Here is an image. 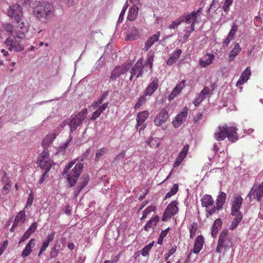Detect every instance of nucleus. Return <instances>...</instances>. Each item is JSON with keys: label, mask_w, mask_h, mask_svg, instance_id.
<instances>
[{"label": "nucleus", "mask_w": 263, "mask_h": 263, "mask_svg": "<svg viewBox=\"0 0 263 263\" xmlns=\"http://www.w3.org/2000/svg\"><path fill=\"white\" fill-rule=\"evenodd\" d=\"M37 3L34 7L33 13L40 21L46 22L53 15L54 7L50 3L46 1H35Z\"/></svg>", "instance_id": "1"}, {"label": "nucleus", "mask_w": 263, "mask_h": 263, "mask_svg": "<svg viewBox=\"0 0 263 263\" xmlns=\"http://www.w3.org/2000/svg\"><path fill=\"white\" fill-rule=\"evenodd\" d=\"M242 201L243 199L240 196L235 197L233 201H232L231 215L234 216V218L230 227L231 230L233 231L236 229L242 219V214L240 211Z\"/></svg>", "instance_id": "2"}, {"label": "nucleus", "mask_w": 263, "mask_h": 263, "mask_svg": "<svg viewBox=\"0 0 263 263\" xmlns=\"http://www.w3.org/2000/svg\"><path fill=\"white\" fill-rule=\"evenodd\" d=\"M18 31L16 35H9L5 41V44L10 51L20 52L24 50V45L21 40L25 37L24 31Z\"/></svg>", "instance_id": "3"}, {"label": "nucleus", "mask_w": 263, "mask_h": 263, "mask_svg": "<svg viewBox=\"0 0 263 263\" xmlns=\"http://www.w3.org/2000/svg\"><path fill=\"white\" fill-rule=\"evenodd\" d=\"M74 163L75 162H71L69 163L63 171V175L66 174L67 175V180L71 187L74 186L76 184L84 167L83 163H79L70 171V169L73 166Z\"/></svg>", "instance_id": "4"}, {"label": "nucleus", "mask_w": 263, "mask_h": 263, "mask_svg": "<svg viewBox=\"0 0 263 263\" xmlns=\"http://www.w3.org/2000/svg\"><path fill=\"white\" fill-rule=\"evenodd\" d=\"M7 14L11 19L13 20L22 30H27V26L22 21L23 16L22 8L17 4L10 6L7 11Z\"/></svg>", "instance_id": "5"}, {"label": "nucleus", "mask_w": 263, "mask_h": 263, "mask_svg": "<svg viewBox=\"0 0 263 263\" xmlns=\"http://www.w3.org/2000/svg\"><path fill=\"white\" fill-rule=\"evenodd\" d=\"M232 236L229 234L227 230H224L220 233L217 246L216 249L217 253H221L222 249L224 250V253L229 251L233 247Z\"/></svg>", "instance_id": "6"}, {"label": "nucleus", "mask_w": 263, "mask_h": 263, "mask_svg": "<svg viewBox=\"0 0 263 263\" xmlns=\"http://www.w3.org/2000/svg\"><path fill=\"white\" fill-rule=\"evenodd\" d=\"M87 115V110L86 108H84L74 116H71L70 119H67L66 120L65 122L69 125L70 128V130L71 132H73L78 126L81 125L86 118Z\"/></svg>", "instance_id": "7"}, {"label": "nucleus", "mask_w": 263, "mask_h": 263, "mask_svg": "<svg viewBox=\"0 0 263 263\" xmlns=\"http://www.w3.org/2000/svg\"><path fill=\"white\" fill-rule=\"evenodd\" d=\"M202 8L200 7L196 11H193L191 13L188 12L184 13L180 17L181 23L185 22L187 24H191V31H193L195 29V23L197 21V18L199 16Z\"/></svg>", "instance_id": "8"}, {"label": "nucleus", "mask_w": 263, "mask_h": 263, "mask_svg": "<svg viewBox=\"0 0 263 263\" xmlns=\"http://www.w3.org/2000/svg\"><path fill=\"white\" fill-rule=\"evenodd\" d=\"M177 204L178 202L177 201H173L168 204L162 217V221H165L173 216L177 214L179 211Z\"/></svg>", "instance_id": "9"}, {"label": "nucleus", "mask_w": 263, "mask_h": 263, "mask_svg": "<svg viewBox=\"0 0 263 263\" xmlns=\"http://www.w3.org/2000/svg\"><path fill=\"white\" fill-rule=\"evenodd\" d=\"M144 67L141 60L138 61L130 70L131 76L129 80L131 81L134 76L136 74L137 78L142 77V74L144 72Z\"/></svg>", "instance_id": "10"}, {"label": "nucleus", "mask_w": 263, "mask_h": 263, "mask_svg": "<svg viewBox=\"0 0 263 263\" xmlns=\"http://www.w3.org/2000/svg\"><path fill=\"white\" fill-rule=\"evenodd\" d=\"M149 112L147 110H144L139 112L137 115L136 120H137V128L141 126L139 128V131L143 130L146 127V125L143 124L144 122L146 120L148 117L149 116Z\"/></svg>", "instance_id": "11"}, {"label": "nucleus", "mask_w": 263, "mask_h": 263, "mask_svg": "<svg viewBox=\"0 0 263 263\" xmlns=\"http://www.w3.org/2000/svg\"><path fill=\"white\" fill-rule=\"evenodd\" d=\"M130 65H122L121 66L116 67L111 72L110 79L112 80H116L117 78L119 77L121 75L126 73L130 68Z\"/></svg>", "instance_id": "12"}, {"label": "nucleus", "mask_w": 263, "mask_h": 263, "mask_svg": "<svg viewBox=\"0 0 263 263\" xmlns=\"http://www.w3.org/2000/svg\"><path fill=\"white\" fill-rule=\"evenodd\" d=\"M168 118V114L165 108H162L155 117L154 122L156 126H160L165 123Z\"/></svg>", "instance_id": "13"}, {"label": "nucleus", "mask_w": 263, "mask_h": 263, "mask_svg": "<svg viewBox=\"0 0 263 263\" xmlns=\"http://www.w3.org/2000/svg\"><path fill=\"white\" fill-rule=\"evenodd\" d=\"M187 107L185 106L183 110L176 117L175 120L172 122L174 127L178 128L185 121L187 115Z\"/></svg>", "instance_id": "14"}, {"label": "nucleus", "mask_w": 263, "mask_h": 263, "mask_svg": "<svg viewBox=\"0 0 263 263\" xmlns=\"http://www.w3.org/2000/svg\"><path fill=\"white\" fill-rule=\"evenodd\" d=\"M159 80L157 78L152 79V81L146 87L144 92L145 96H152L159 87Z\"/></svg>", "instance_id": "15"}, {"label": "nucleus", "mask_w": 263, "mask_h": 263, "mask_svg": "<svg viewBox=\"0 0 263 263\" xmlns=\"http://www.w3.org/2000/svg\"><path fill=\"white\" fill-rule=\"evenodd\" d=\"M227 125L219 126L214 134V138L218 141L223 140L227 137Z\"/></svg>", "instance_id": "16"}, {"label": "nucleus", "mask_w": 263, "mask_h": 263, "mask_svg": "<svg viewBox=\"0 0 263 263\" xmlns=\"http://www.w3.org/2000/svg\"><path fill=\"white\" fill-rule=\"evenodd\" d=\"M251 74V68L250 67H248L241 74L239 79L236 83V86L238 87L245 84L249 80Z\"/></svg>", "instance_id": "17"}, {"label": "nucleus", "mask_w": 263, "mask_h": 263, "mask_svg": "<svg viewBox=\"0 0 263 263\" xmlns=\"http://www.w3.org/2000/svg\"><path fill=\"white\" fill-rule=\"evenodd\" d=\"M227 137L229 141L235 142L238 139V135L237 133V128L236 127L227 126Z\"/></svg>", "instance_id": "18"}, {"label": "nucleus", "mask_w": 263, "mask_h": 263, "mask_svg": "<svg viewBox=\"0 0 263 263\" xmlns=\"http://www.w3.org/2000/svg\"><path fill=\"white\" fill-rule=\"evenodd\" d=\"M160 31H157L155 34L149 36L145 43L144 50L147 51L148 49L158 41L160 36Z\"/></svg>", "instance_id": "19"}, {"label": "nucleus", "mask_w": 263, "mask_h": 263, "mask_svg": "<svg viewBox=\"0 0 263 263\" xmlns=\"http://www.w3.org/2000/svg\"><path fill=\"white\" fill-rule=\"evenodd\" d=\"M26 220V215L24 211H20L18 214L15 216L13 221L12 228H15L18 226H21L24 223Z\"/></svg>", "instance_id": "20"}, {"label": "nucleus", "mask_w": 263, "mask_h": 263, "mask_svg": "<svg viewBox=\"0 0 263 263\" xmlns=\"http://www.w3.org/2000/svg\"><path fill=\"white\" fill-rule=\"evenodd\" d=\"M159 219V216L158 215L151 219L144 227V230L147 232L153 231L158 223Z\"/></svg>", "instance_id": "21"}, {"label": "nucleus", "mask_w": 263, "mask_h": 263, "mask_svg": "<svg viewBox=\"0 0 263 263\" xmlns=\"http://www.w3.org/2000/svg\"><path fill=\"white\" fill-rule=\"evenodd\" d=\"M204 242V238L202 235H200L197 236L195 239L194 248L193 249V252L195 254H198L199 252L202 250Z\"/></svg>", "instance_id": "22"}, {"label": "nucleus", "mask_w": 263, "mask_h": 263, "mask_svg": "<svg viewBox=\"0 0 263 263\" xmlns=\"http://www.w3.org/2000/svg\"><path fill=\"white\" fill-rule=\"evenodd\" d=\"M38 166L41 169L44 170V173L43 174V177H44L47 173L50 170L52 165V161L51 160H39Z\"/></svg>", "instance_id": "23"}, {"label": "nucleus", "mask_w": 263, "mask_h": 263, "mask_svg": "<svg viewBox=\"0 0 263 263\" xmlns=\"http://www.w3.org/2000/svg\"><path fill=\"white\" fill-rule=\"evenodd\" d=\"M35 239L34 238H32L30 239L29 242L26 245L21 255V256L23 258L27 257L31 253L32 251V248L35 246Z\"/></svg>", "instance_id": "24"}, {"label": "nucleus", "mask_w": 263, "mask_h": 263, "mask_svg": "<svg viewBox=\"0 0 263 263\" xmlns=\"http://www.w3.org/2000/svg\"><path fill=\"white\" fill-rule=\"evenodd\" d=\"M186 81L183 80L180 82L173 89L172 92L169 96V100H172L174 97L178 95L185 86Z\"/></svg>", "instance_id": "25"}, {"label": "nucleus", "mask_w": 263, "mask_h": 263, "mask_svg": "<svg viewBox=\"0 0 263 263\" xmlns=\"http://www.w3.org/2000/svg\"><path fill=\"white\" fill-rule=\"evenodd\" d=\"M208 57V58H205V60L200 59L199 61V65L201 67L205 68L212 64L215 57L213 54H210L209 53L206 54L205 57Z\"/></svg>", "instance_id": "26"}, {"label": "nucleus", "mask_w": 263, "mask_h": 263, "mask_svg": "<svg viewBox=\"0 0 263 263\" xmlns=\"http://www.w3.org/2000/svg\"><path fill=\"white\" fill-rule=\"evenodd\" d=\"M181 53L182 51L179 49L174 51L171 54L170 58L166 61V64L170 66L175 63L177 60L180 57Z\"/></svg>", "instance_id": "27"}, {"label": "nucleus", "mask_w": 263, "mask_h": 263, "mask_svg": "<svg viewBox=\"0 0 263 263\" xmlns=\"http://www.w3.org/2000/svg\"><path fill=\"white\" fill-rule=\"evenodd\" d=\"M139 8L136 5H133L131 8H130L128 15L127 19L130 21H134L137 16L138 14Z\"/></svg>", "instance_id": "28"}, {"label": "nucleus", "mask_w": 263, "mask_h": 263, "mask_svg": "<svg viewBox=\"0 0 263 263\" xmlns=\"http://www.w3.org/2000/svg\"><path fill=\"white\" fill-rule=\"evenodd\" d=\"M201 204L202 206L209 209L214 203V200L212 196L210 195L205 194L201 199Z\"/></svg>", "instance_id": "29"}, {"label": "nucleus", "mask_w": 263, "mask_h": 263, "mask_svg": "<svg viewBox=\"0 0 263 263\" xmlns=\"http://www.w3.org/2000/svg\"><path fill=\"white\" fill-rule=\"evenodd\" d=\"M227 195L225 193L221 192L216 199L217 211L221 209L226 202Z\"/></svg>", "instance_id": "30"}, {"label": "nucleus", "mask_w": 263, "mask_h": 263, "mask_svg": "<svg viewBox=\"0 0 263 263\" xmlns=\"http://www.w3.org/2000/svg\"><path fill=\"white\" fill-rule=\"evenodd\" d=\"M241 48L238 43L234 44V48L231 50L229 54V60L230 61L234 60L235 58L238 54L241 51Z\"/></svg>", "instance_id": "31"}, {"label": "nucleus", "mask_w": 263, "mask_h": 263, "mask_svg": "<svg viewBox=\"0 0 263 263\" xmlns=\"http://www.w3.org/2000/svg\"><path fill=\"white\" fill-rule=\"evenodd\" d=\"M221 223L222 222L220 219H217L214 222L211 232L212 235L213 237L216 236L218 231L221 227Z\"/></svg>", "instance_id": "32"}, {"label": "nucleus", "mask_w": 263, "mask_h": 263, "mask_svg": "<svg viewBox=\"0 0 263 263\" xmlns=\"http://www.w3.org/2000/svg\"><path fill=\"white\" fill-rule=\"evenodd\" d=\"M2 27L5 31L10 34V35H14L16 34V33H18L15 30L14 26L8 23H3Z\"/></svg>", "instance_id": "33"}, {"label": "nucleus", "mask_w": 263, "mask_h": 263, "mask_svg": "<svg viewBox=\"0 0 263 263\" xmlns=\"http://www.w3.org/2000/svg\"><path fill=\"white\" fill-rule=\"evenodd\" d=\"M147 144L151 148H158L160 145V140L156 137H151L147 140Z\"/></svg>", "instance_id": "34"}, {"label": "nucleus", "mask_w": 263, "mask_h": 263, "mask_svg": "<svg viewBox=\"0 0 263 263\" xmlns=\"http://www.w3.org/2000/svg\"><path fill=\"white\" fill-rule=\"evenodd\" d=\"M198 228V224L196 222H193L190 227V237L193 239L196 235V231Z\"/></svg>", "instance_id": "35"}, {"label": "nucleus", "mask_w": 263, "mask_h": 263, "mask_svg": "<svg viewBox=\"0 0 263 263\" xmlns=\"http://www.w3.org/2000/svg\"><path fill=\"white\" fill-rule=\"evenodd\" d=\"M107 152V148L106 147H103L98 149L96 154L95 161H98Z\"/></svg>", "instance_id": "36"}, {"label": "nucleus", "mask_w": 263, "mask_h": 263, "mask_svg": "<svg viewBox=\"0 0 263 263\" xmlns=\"http://www.w3.org/2000/svg\"><path fill=\"white\" fill-rule=\"evenodd\" d=\"M154 243V241L149 243L148 245L144 247L141 250V254L143 256H146L148 255L149 251L153 247Z\"/></svg>", "instance_id": "37"}, {"label": "nucleus", "mask_w": 263, "mask_h": 263, "mask_svg": "<svg viewBox=\"0 0 263 263\" xmlns=\"http://www.w3.org/2000/svg\"><path fill=\"white\" fill-rule=\"evenodd\" d=\"M145 96L144 94L143 95L141 96L138 99L137 103L135 104V109H139L141 106H142L146 101Z\"/></svg>", "instance_id": "38"}, {"label": "nucleus", "mask_w": 263, "mask_h": 263, "mask_svg": "<svg viewBox=\"0 0 263 263\" xmlns=\"http://www.w3.org/2000/svg\"><path fill=\"white\" fill-rule=\"evenodd\" d=\"M60 246H59V248H58V246L55 245L51 250L50 253V258L51 259L55 258L60 253Z\"/></svg>", "instance_id": "39"}, {"label": "nucleus", "mask_w": 263, "mask_h": 263, "mask_svg": "<svg viewBox=\"0 0 263 263\" xmlns=\"http://www.w3.org/2000/svg\"><path fill=\"white\" fill-rule=\"evenodd\" d=\"M189 149V146L188 144L185 145L182 148V151L180 152L179 154L178 157L180 158L182 160H183V159L186 157L188 151Z\"/></svg>", "instance_id": "40"}, {"label": "nucleus", "mask_w": 263, "mask_h": 263, "mask_svg": "<svg viewBox=\"0 0 263 263\" xmlns=\"http://www.w3.org/2000/svg\"><path fill=\"white\" fill-rule=\"evenodd\" d=\"M89 178L88 174H84L80 179L79 185L84 188L88 184Z\"/></svg>", "instance_id": "41"}, {"label": "nucleus", "mask_w": 263, "mask_h": 263, "mask_svg": "<svg viewBox=\"0 0 263 263\" xmlns=\"http://www.w3.org/2000/svg\"><path fill=\"white\" fill-rule=\"evenodd\" d=\"M238 28V25L236 24V22L233 23L232 28L229 33L228 35L234 38L236 32H237Z\"/></svg>", "instance_id": "42"}, {"label": "nucleus", "mask_w": 263, "mask_h": 263, "mask_svg": "<svg viewBox=\"0 0 263 263\" xmlns=\"http://www.w3.org/2000/svg\"><path fill=\"white\" fill-rule=\"evenodd\" d=\"M34 200V195L32 190L30 191V193L29 194L26 205L25 208L30 207L33 203Z\"/></svg>", "instance_id": "43"}, {"label": "nucleus", "mask_w": 263, "mask_h": 263, "mask_svg": "<svg viewBox=\"0 0 263 263\" xmlns=\"http://www.w3.org/2000/svg\"><path fill=\"white\" fill-rule=\"evenodd\" d=\"M234 0H225L224 3L222 6V9L224 12L227 13L230 10V7L232 5Z\"/></svg>", "instance_id": "44"}, {"label": "nucleus", "mask_w": 263, "mask_h": 263, "mask_svg": "<svg viewBox=\"0 0 263 263\" xmlns=\"http://www.w3.org/2000/svg\"><path fill=\"white\" fill-rule=\"evenodd\" d=\"M181 23V20H180V17H179L175 21H173L172 23L168 26V28L170 29H175V27H177Z\"/></svg>", "instance_id": "45"}, {"label": "nucleus", "mask_w": 263, "mask_h": 263, "mask_svg": "<svg viewBox=\"0 0 263 263\" xmlns=\"http://www.w3.org/2000/svg\"><path fill=\"white\" fill-rule=\"evenodd\" d=\"M154 55L152 54L151 55H148L147 57V59L145 61V65L149 66V69H151L153 66V62L154 60Z\"/></svg>", "instance_id": "46"}, {"label": "nucleus", "mask_w": 263, "mask_h": 263, "mask_svg": "<svg viewBox=\"0 0 263 263\" xmlns=\"http://www.w3.org/2000/svg\"><path fill=\"white\" fill-rule=\"evenodd\" d=\"M219 5V0H213V2L209 9V11H210V10H213L214 11H216L218 8Z\"/></svg>", "instance_id": "47"}, {"label": "nucleus", "mask_w": 263, "mask_h": 263, "mask_svg": "<svg viewBox=\"0 0 263 263\" xmlns=\"http://www.w3.org/2000/svg\"><path fill=\"white\" fill-rule=\"evenodd\" d=\"M49 243L47 242L46 241L44 240V242L42 243V246H41L40 248V250L38 253V256H40L41 254L46 251V249L49 246Z\"/></svg>", "instance_id": "48"}, {"label": "nucleus", "mask_w": 263, "mask_h": 263, "mask_svg": "<svg viewBox=\"0 0 263 263\" xmlns=\"http://www.w3.org/2000/svg\"><path fill=\"white\" fill-rule=\"evenodd\" d=\"M72 140V137L70 136L69 139L67 140V141L63 145H61L59 147L60 151H64L66 149V148L68 147V146L70 144V142Z\"/></svg>", "instance_id": "49"}, {"label": "nucleus", "mask_w": 263, "mask_h": 263, "mask_svg": "<svg viewBox=\"0 0 263 263\" xmlns=\"http://www.w3.org/2000/svg\"><path fill=\"white\" fill-rule=\"evenodd\" d=\"M37 223L36 222H34L32 223L30 227L27 230V232H28L31 235L33 234L37 229Z\"/></svg>", "instance_id": "50"}, {"label": "nucleus", "mask_w": 263, "mask_h": 263, "mask_svg": "<svg viewBox=\"0 0 263 263\" xmlns=\"http://www.w3.org/2000/svg\"><path fill=\"white\" fill-rule=\"evenodd\" d=\"M49 154L48 151L47 150H44L42 153L41 156L39 158V160H43V159L47 160H50L49 158Z\"/></svg>", "instance_id": "51"}, {"label": "nucleus", "mask_w": 263, "mask_h": 263, "mask_svg": "<svg viewBox=\"0 0 263 263\" xmlns=\"http://www.w3.org/2000/svg\"><path fill=\"white\" fill-rule=\"evenodd\" d=\"M138 37V35L137 33V30L135 32H131L127 35V39L129 40H135Z\"/></svg>", "instance_id": "52"}, {"label": "nucleus", "mask_w": 263, "mask_h": 263, "mask_svg": "<svg viewBox=\"0 0 263 263\" xmlns=\"http://www.w3.org/2000/svg\"><path fill=\"white\" fill-rule=\"evenodd\" d=\"M234 38L232 37H231L229 35H228L227 37L224 40V41L223 42V44H222V46L224 48V47H227L230 42L233 40Z\"/></svg>", "instance_id": "53"}, {"label": "nucleus", "mask_w": 263, "mask_h": 263, "mask_svg": "<svg viewBox=\"0 0 263 263\" xmlns=\"http://www.w3.org/2000/svg\"><path fill=\"white\" fill-rule=\"evenodd\" d=\"M31 234L26 231L24 234V235L21 237L20 240L19 241L18 244H21L23 242L25 241L26 240L29 238Z\"/></svg>", "instance_id": "54"}, {"label": "nucleus", "mask_w": 263, "mask_h": 263, "mask_svg": "<svg viewBox=\"0 0 263 263\" xmlns=\"http://www.w3.org/2000/svg\"><path fill=\"white\" fill-rule=\"evenodd\" d=\"M126 12V8H123L118 18L117 23H121L123 20L124 15Z\"/></svg>", "instance_id": "55"}, {"label": "nucleus", "mask_w": 263, "mask_h": 263, "mask_svg": "<svg viewBox=\"0 0 263 263\" xmlns=\"http://www.w3.org/2000/svg\"><path fill=\"white\" fill-rule=\"evenodd\" d=\"M55 234V232L52 231L51 234H48L46 239L45 240L48 242V243H50L54 239Z\"/></svg>", "instance_id": "56"}, {"label": "nucleus", "mask_w": 263, "mask_h": 263, "mask_svg": "<svg viewBox=\"0 0 263 263\" xmlns=\"http://www.w3.org/2000/svg\"><path fill=\"white\" fill-rule=\"evenodd\" d=\"M210 92V89L208 87L205 86L200 93H201V95L205 97V96L209 94Z\"/></svg>", "instance_id": "57"}, {"label": "nucleus", "mask_w": 263, "mask_h": 263, "mask_svg": "<svg viewBox=\"0 0 263 263\" xmlns=\"http://www.w3.org/2000/svg\"><path fill=\"white\" fill-rule=\"evenodd\" d=\"M105 98V95L102 96L100 99L97 102H94L92 104L93 106H98L102 103Z\"/></svg>", "instance_id": "58"}, {"label": "nucleus", "mask_w": 263, "mask_h": 263, "mask_svg": "<svg viewBox=\"0 0 263 263\" xmlns=\"http://www.w3.org/2000/svg\"><path fill=\"white\" fill-rule=\"evenodd\" d=\"M254 23L256 26H259L261 24V18L260 16H256L254 18Z\"/></svg>", "instance_id": "59"}, {"label": "nucleus", "mask_w": 263, "mask_h": 263, "mask_svg": "<svg viewBox=\"0 0 263 263\" xmlns=\"http://www.w3.org/2000/svg\"><path fill=\"white\" fill-rule=\"evenodd\" d=\"M90 153V148L87 149L86 150V151L84 152V153L83 154V155H82L81 160L82 161H83L84 160V159H86L88 157Z\"/></svg>", "instance_id": "60"}, {"label": "nucleus", "mask_w": 263, "mask_h": 263, "mask_svg": "<svg viewBox=\"0 0 263 263\" xmlns=\"http://www.w3.org/2000/svg\"><path fill=\"white\" fill-rule=\"evenodd\" d=\"M101 113L97 109L92 114V117L90 118L91 120H95L97 118L101 115Z\"/></svg>", "instance_id": "61"}, {"label": "nucleus", "mask_w": 263, "mask_h": 263, "mask_svg": "<svg viewBox=\"0 0 263 263\" xmlns=\"http://www.w3.org/2000/svg\"><path fill=\"white\" fill-rule=\"evenodd\" d=\"M202 116V113H201V112L198 113L193 119L194 123L195 124L197 123L201 119Z\"/></svg>", "instance_id": "62"}, {"label": "nucleus", "mask_w": 263, "mask_h": 263, "mask_svg": "<svg viewBox=\"0 0 263 263\" xmlns=\"http://www.w3.org/2000/svg\"><path fill=\"white\" fill-rule=\"evenodd\" d=\"M125 156V152H122L119 155H117L114 159V162L118 161L123 158Z\"/></svg>", "instance_id": "63"}, {"label": "nucleus", "mask_w": 263, "mask_h": 263, "mask_svg": "<svg viewBox=\"0 0 263 263\" xmlns=\"http://www.w3.org/2000/svg\"><path fill=\"white\" fill-rule=\"evenodd\" d=\"M182 161L183 160L177 157L173 164L174 167L178 166L181 164Z\"/></svg>", "instance_id": "64"}]
</instances>
